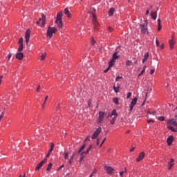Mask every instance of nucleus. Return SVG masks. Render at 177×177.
<instances>
[{"label": "nucleus", "mask_w": 177, "mask_h": 177, "mask_svg": "<svg viewBox=\"0 0 177 177\" xmlns=\"http://www.w3.org/2000/svg\"><path fill=\"white\" fill-rule=\"evenodd\" d=\"M90 13L93 17L92 19V23L94 26V29L95 31H97L99 30V24L97 23V21L96 20V9L91 8L90 10Z\"/></svg>", "instance_id": "obj_1"}, {"label": "nucleus", "mask_w": 177, "mask_h": 177, "mask_svg": "<svg viewBox=\"0 0 177 177\" xmlns=\"http://www.w3.org/2000/svg\"><path fill=\"white\" fill-rule=\"evenodd\" d=\"M109 117H111L112 120L110 121V122L112 125H114V124H115V120H117V117H118V113H117V110L113 109L112 111L111 115L110 114L108 115V118Z\"/></svg>", "instance_id": "obj_2"}, {"label": "nucleus", "mask_w": 177, "mask_h": 177, "mask_svg": "<svg viewBox=\"0 0 177 177\" xmlns=\"http://www.w3.org/2000/svg\"><path fill=\"white\" fill-rule=\"evenodd\" d=\"M62 17H63V12H58L57 15L55 23L58 26L59 28H62L63 27V24H62Z\"/></svg>", "instance_id": "obj_3"}, {"label": "nucleus", "mask_w": 177, "mask_h": 177, "mask_svg": "<svg viewBox=\"0 0 177 177\" xmlns=\"http://www.w3.org/2000/svg\"><path fill=\"white\" fill-rule=\"evenodd\" d=\"M140 29L142 34H149V31L147 30V20H145L144 24H140Z\"/></svg>", "instance_id": "obj_4"}, {"label": "nucleus", "mask_w": 177, "mask_h": 177, "mask_svg": "<svg viewBox=\"0 0 177 177\" xmlns=\"http://www.w3.org/2000/svg\"><path fill=\"white\" fill-rule=\"evenodd\" d=\"M57 32V29L56 28L49 26L47 30V37H48V38H52L53 34H55Z\"/></svg>", "instance_id": "obj_5"}, {"label": "nucleus", "mask_w": 177, "mask_h": 177, "mask_svg": "<svg viewBox=\"0 0 177 177\" xmlns=\"http://www.w3.org/2000/svg\"><path fill=\"white\" fill-rule=\"evenodd\" d=\"M117 55H118V52H115V53H113L112 59H111L109 62L110 67H113L114 64L115 63V60H117L120 58V56Z\"/></svg>", "instance_id": "obj_6"}, {"label": "nucleus", "mask_w": 177, "mask_h": 177, "mask_svg": "<svg viewBox=\"0 0 177 177\" xmlns=\"http://www.w3.org/2000/svg\"><path fill=\"white\" fill-rule=\"evenodd\" d=\"M138 102V97H135L133 100L131 102L130 106L129 111L131 113L132 110H133V107L136 105V103Z\"/></svg>", "instance_id": "obj_7"}, {"label": "nucleus", "mask_w": 177, "mask_h": 177, "mask_svg": "<svg viewBox=\"0 0 177 177\" xmlns=\"http://www.w3.org/2000/svg\"><path fill=\"white\" fill-rule=\"evenodd\" d=\"M46 22V17H45V15L41 14V17L39 18V21H37V24H39L41 23V27H44L45 26V23Z\"/></svg>", "instance_id": "obj_8"}, {"label": "nucleus", "mask_w": 177, "mask_h": 177, "mask_svg": "<svg viewBox=\"0 0 177 177\" xmlns=\"http://www.w3.org/2000/svg\"><path fill=\"white\" fill-rule=\"evenodd\" d=\"M100 132H102V127H99L96 131L93 133L92 139H96L97 136H99Z\"/></svg>", "instance_id": "obj_9"}, {"label": "nucleus", "mask_w": 177, "mask_h": 177, "mask_svg": "<svg viewBox=\"0 0 177 177\" xmlns=\"http://www.w3.org/2000/svg\"><path fill=\"white\" fill-rule=\"evenodd\" d=\"M104 169L106 171V174H108V175H111L113 172H114V169L110 166H105Z\"/></svg>", "instance_id": "obj_10"}, {"label": "nucleus", "mask_w": 177, "mask_h": 177, "mask_svg": "<svg viewBox=\"0 0 177 177\" xmlns=\"http://www.w3.org/2000/svg\"><path fill=\"white\" fill-rule=\"evenodd\" d=\"M30 35H31V31L30 30H27L25 33V39L26 44H28V41H30Z\"/></svg>", "instance_id": "obj_11"}, {"label": "nucleus", "mask_w": 177, "mask_h": 177, "mask_svg": "<svg viewBox=\"0 0 177 177\" xmlns=\"http://www.w3.org/2000/svg\"><path fill=\"white\" fill-rule=\"evenodd\" d=\"M47 161H48V160L46 158H45L40 163H39L36 167V171H39V169H41V167H42V165H44V164H45V162H46Z\"/></svg>", "instance_id": "obj_12"}, {"label": "nucleus", "mask_w": 177, "mask_h": 177, "mask_svg": "<svg viewBox=\"0 0 177 177\" xmlns=\"http://www.w3.org/2000/svg\"><path fill=\"white\" fill-rule=\"evenodd\" d=\"M103 118H104V112L100 111L98 118L99 124H101V122L103 121Z\"/></svg>", "instance_id": "obj_13"}, {"label": "nucleus", "mask_w": 177, "mask_h": 177, "mask_svg": "<svg viewBox=\"0 0 177 177\" xmlns=\"http://www.w3.org/2000/svg\"><path fill=\"white\" fill-rule=\"evenodd\" d=\"M169 169H171L172 167L175 165V160L174 159H171L169 162L167 163Z\"/></svg>", "instance_id": "obj_14"}, {"label": "nucleus", "mask_w": 177, "mask_h": 177, "mask_svg": "<svg viewBox=\"0 0 177 177\" xmlns=\"http://www.w3.org/2000/svg\"><path fill=\"white\" fill-rule=\"evenodd\" d=\"M53 149H55V144H53V143L52 142V143H51V146H50V149L48 150V153H47V155H46V156L47 158L50 157V152H51V151H53Z\"/></svg>", "instance_id": "obj_15"}, {"label": "nucleus", "mask_w": 177, "mask_h": 177, "mask_svg": "<svg viewBox=\"0 0 177 177\" xmlns=\"http://www.w3.org/2000/svg\"><path fill=\"white\" fill-rule=\"evenodd\" d=\"M172 142H174V136H169L167 138V145H168V146H171L172 145Z\"/></svg>", "instance_id": "obj_16"}, {"label": "nucleus", "mask_w": 177, "mask_h": 177, "mask_svg": "<svg viewBox=\"0 0 177 177\" xmlns=\"http://www.w3.org/2000/svg\"><path fill=\"white\" fill-rule=\"evenodd\" d=\"M24 57L23 53H18L16 54V59L18 60H21Z\"/></svg>", "instance_id": "obj_17"}, {"label": "nucleus", "mask_w": 177, "mask_h": 177, "mask_svg": "<svg viewBox=\"0 0 177 177\" xmlns=\"http://www.w3.org/2000/svg\"><path fill=\"white\" fill-rule=\"evenodd\" d=\"M168 125H174V127H177V123H176V121H175V119L169 120Z\"/></svg>", "instance_id": "obj_18"}, {"label": "nucleus", "mask_w": 177, "mask_h": 177, "mask_svg": "<svg viewBox=\"0 0 177 177\" xmlns=\"http://www.w3.org/2000/svg\"><path fill=\"white\" fill-rule=\"evenodd\" d=\"M145 158V152H141L139 155V156L137 158V161H142Z\"/></svg>", "instance_id": "obj_19"}, {"label": "nucleus", "mask_w": 177, "mask_h": 177, "mask_svg": "<svg viewBox=\"0 0 177 177\" xmlns=\"http://www.w3.org/2000/svg\"><path fill=\"white\" fill-rule=\"evenodd\" d=\"M151 17L153 20H156V19H157V12L156 11H151Z\"/></svg>", "instance_id": "obj_20"}, {"label": "nucleus", "mask_w": 177, "mask_h": 177, "mask_svg": "<svg viewBox=\"0 0 177 177\" xmlns=\"http://www.w3.org/2000/svg\"><path fill=\"white\" fill-rule=\"evenodd\" d=\"M64 13L68 16V19H71V13H70L68 8H65Z\"/></svg>", "instance_id": "obj_21"}, {"label": "nucleus", "mask_w": 177, "mask_h": 177, "mask_svg": "<svg viewBox=\"0 0 177 177\" xmlns=\"http://www.w3.org/2000/svg\"><path fill=\"white\" fill-rule=\"evenodd\" d=\"M120 84H118L117 86H113V91L115 92V93H118L120 92Z\"/></svg>", "instance_id": "obj_22"}, {"label": "nucleus", "mask_w": 177, "mask_h": 177, "mask_svg": "<svg viewBox=\"0 0 177 177\" xmlns=\"http://www.w3.org/2000/svg\"><path fill=\"white\" fill-rule=\"evenodd\" d=\"M114 10H115L114 8H111L108 11L109 16L110 17L113 16V15H114Z\"/></svg>", "instance_id": "obj_23"}, {"label": "nucleus", "mask_w": 177, "mask_h": 177, "mask_svg": "<svg viewBox=\"0 0 177 177\" xmlns=\"http://www.w3.org/2000/svg\"><path fill=\"white\" fill-rule=\"evenodd\" d=\"M169 46H170V49H174V46L175 45V42L174 41V39H170L169 41Z\"/></svg>", "instance_id": "obj_24"}, {"label": "nucleus", "mask_w": 177, "mask_h": 177, "mask_svg": "<svg viewBox=\"0 0 177 177\" xmlns=\"http://www.w3.org/2000/svg\"><path fill=\"white\" fill-rule=\"evenodd\" d=\"M147 59H149V53H146L144 55V58L142 59V63H145V62H147Z\"/></svg>", "instance_id": "obj_25"}, {"label": "nucleus", "mask_w": 177, "mask_h": 177, "mask_svg": "<svg viewBox=\"0 0 177 177\" xmlns=\"http://www.w3.org/2000/svg\"><path fill=\"white\" fill-rule=\"evenodd\" d=\"M167 128L169 129H170V131H172V132H176L177 131L176 129H174V127H172V125H171V124H168Z\"/></svg>", "instance_id": "obj_26"}, {"label": "nucleus", "mask_w": 177, "mask_h": 177, "mask_svg": "<svg viewBox=\"0 0 177 177\" xmlns=\"http://www.w3.org/2000/svg\"><path fill=\"white\" fill-rule=\"evenodd\" d=\"M91 149H92V145H91L89 147V148L86 151H83L81 155L83 156V154H88L89 153V150H91Z\"/></svg>", "instance_id": "obj_27"}, {"label": "nucleus", "mask_w": 177, "mask_h": 177, "mask_svg": "<svg viewBox=\"0 0 177 177\" xmlns=\"http://www.w3.org/2000/svg\"><path fill=\"white\" fill-rule=\"evenodd\" d=\"M91 149H92V145H91L89 147V148L86 151H83L81 155L83 156V154H88L89 153V150H91Z\"/></svg>", "instance_id": "obj_28"}, {"label": "nucleus", "mask_w": 177, "mask_h": 177, "mask_svg": "<svg viewBox=\"0 0 177 177\" xmlns=\"http://www.w3.org/2000/svg\"><path fill=\"white\" fill-rule=\"evenodd\" d=\"M118 101H119V100L118 97L113 98V103H115V104H119L120 102Z\"/></svg>", "instance_id": "obj_29"}, {"label": "nucleus", "mask_w": 177, "mask_h": 177, "mask_svg": "<svg viewBox=\"0 0 177 177\" xmlns=\"http://www.w3.org/2000/svg\"><path fill=\"white\" fill-rule=\"evenodd\" d=\"M126 66L127 67H129V66H132V61L127 60V62H126Z\"/></svg>", "instance_id": "obj_30"}, {"label": "nucleus", "mask_w": 177, "mask_h": 177, "mask_svg": "<svg viewBox=\"0 0 177 177\" xmlns=\"http://www.w3.org/2000/svg\"><path fill=\"white\" fill-rule=\"evenodd\" d=\"M46 57V53H43L41 56L40 57V60H45V58Z\"/></svg>", "instance_id": "obj_31"}, {"label": "nucleus", "mask_w": 177, "mask_h": 177, "mask_svg": "<svg viewBox=\"0 0 177 177\" xmlns=\"http://www.w3.org/2000/svg\"><path fill=\"white\" fill-rule=\"evenodd\" d=\"M52 165H53L52 163H49L46 168V171H50V169H52Z\"/></svg>", "instance_id": "obj_32"}, {"label": "nucleus", "mask_w": 177, "mask_h": 177, "mask_svg": "<svg viewBox=\"0 0 177 177\" xmlns=\"http://www.w3.org/2000/svg\"><path fill=\"white\" fill-rule=\"evenodd\" d=\"M85 146H86V145L84 144V145L80 148V150H79V151H78L79 154H80V153H81V151H83L84 149H85Z\"/></svg>", "instance_id": "obj_33"}, {"label": "nucleus", "mask_w": 177, "mask_h": 177, "mask_svg": "<svg viewBox=\"0 0 177 177\" xmlns=\"http://www.w3.org/2000/svg\"><path fill=\"white\" fill-rule=\"evenodd\" d=\"M73 161H74V154L72 155V156L71 157V158H70L68 162H69L70 164H73Z\"/></svg>", "instance_id": "obj_34"}, {"label": "nucleus", "mask_w": 177, "mask_h": 177, "mask_svg": "<svg viewBox=\"0 0 177 177\" xmlns=\"http://www.w3.org/2000/svg\"><path fill=\"white\" fill-rule=\"evenodd\" d=\"M21 50H23V44H19L18 52H21Z\"/></svg>", "instance_id": "obj_35"}, {"label": "nucleus", "mask_w": 177, "mask_h": 177, "mask_svg": "<svg viewBox=\"0 0 177 177\" xmlns=\"http://www.w3.org/2000/svg\"><path fill=\"white\" fill-rule=\"evenodd\" d=\"M64 160H68V153L64 152Z\"/></svg>", "instance_id": "obj_36"}, {"label": "nucleus", "mask_w": 177, "mask_h": 177, "mask_svg": "<svg viewBox=\"0 0 177 177\" xmlns=\"http://www.w3.org/2000/svg\"><path fill=\"white\" fill-rule=\"evenodd\" d=\"M146 68H147V66H143V70L141 71L140 75H142V74H143L145 73V71H146Z\"/></svg>", "instance_id": "obj_37"}, {"label": "nucleus", "mask_w": 177, "mask_h": 177, "mask_svg": "<svg viewBox=\"0 0 177 177\" xmlns=\"http://www.w3.org/2000/svg\"><path fill=\"white\" fill-rule=\"evenodd\" d=\"M132 96V93L129 92L127 93V99H129Z\"/></svg>", "instance_id": "obj_38"}, {"label": "nucleus", "mask_w": 177, "mask_h": 177, "mask_svg": "<svg viewBox=\"0 0 177 177\" xmlns=\"http://www.w3.org/2000/svg\"><path fill=\"white\" fill-rule=\"evenodd\" d=\"M159 121H164L165 120V118L164 116H160L158 118Z\"/></svg>", "instance_id": "obj_39"}, {"label": "nucleus", "mask_w": 177, "mask_h": 177, "mask_svg": "<svg viewBox=\"0 0 177 177\" xmlns=\"http://www.w3.org/2000/svg\"><path fill=\"white\" fill-rule=\"evenodd\" d=\"M19 45H23V38H22V37H21V38L19 39Z\"/></svg>", "instance_id": "obj_40"}, {"label": "nucleus", "mask_w": 177, "mask_h": 177, "mask_svg": "<svg viewBox=\"0 0 177 177\" xmlns=\"http://www.w3.org/2000/svg\"><path fill=\"white\" fill-rule=\"evenodd\" d=\"M161 28V24H158V31H160Z\"/></svg>", "instance_id": "obj_41"}, {"label": "nucleus", "mask_w": 177, "mask_h": 177, "mask_svg": "<svg viewBox=\"0 0 177 177\" xmlns=\"http://www.w3.org/2000/svg\"><path fill=\"white\" fill-rule=\"evenodd\" d=\"M111 66H110V62H109V66L106 68V69H105L104 71V73H107L108 71H109V70H110V68H111Z\"/></svg>", "instance_id": "obj_42"}, {"label": "nucleus", "mask_w": 177, "mask_h": 177, "mask_svg": "<svg viewBox=\"0 0 177 177\" xmlns=\"http://www.w3.org/2000/svg\"><path fill=\"white\" fill-rule=\"evenodd\" d=\"M2 118H3V112H1L0 111V121L1 120H2Z\"/></svg>", "instance_id": "obj_43"}, {"label": "nucleus", "mask_w": 177, "mask_h": 177, "mask_svg": "<svg viewBox=\"0 0 177 177\" xmlns=\"http://www.w3.org/2000/svg\"><path fill=\"white\" fill-rule=\"evenodd\" d=\"M113 28H111V27H108V30L109 31V32H113Z\"/></svg>", "instance_id": "obj_44"}, {"label": "nucleus", "mask_w": 177, "mask_h": 177, "mask_svg": "<svg viewBox=\"0 0 177 177\" xmlns=\"http://www.w3.org/2000/svg\"><path fill=\"white\" fill-rule=\"evenodd\" d=\"M122 78V77L121 76H118L115 77V81H118L119 80H121Z\"/></svg>", "instance_id": "obj_45"}, {"label": "nucleus", "mask_w": 177, "mask_h": 177, "mask_svg": "<svg viewBox=\"0 0 177 177\" xmlns=\"http://www.w3.org/2000/svg\"><path fill=\"white\" fill-rule=\"evenodd\" d=\"M105 141H106V138H104V140H102L100 147H102V146H103V144L104 143Z\"/></svg>", "instance_id": "obj_46"}, {"label": "nucleus", "mask_w": 177, "mask_h": 177, "mask_svg": "<svg viewBox=\"0 0 177 177\" xmlns=\"http://www.w3.org/2000/svg\"><path fill=\"white\" fill-rule=\"evenodd\" d=\"M156 46H159V45H160V41H159L158 39H156Z\"/></svg>", "instance_id": "obj_47"}, {"label": "nucleus", "mask_w": 177, "mask_h": 177, "mask_svg": "<svg viewBox=\"0 0 177 177\" xmlns=\"http://www.w3.org/2000/svg\"><path fill=\"white\" fill-rule=\"evenodd\" d=\"M154 71H155L154 69H151V71H150L151 75H153L154 74Z\"/></svg>", "instance_id": "obj_48"}, {"label": "nucleus", "mask_w": 177, "mask_h": 177, "mask_svg": "<svg viewBox=\"0 0 177 177\" xmlns=\"http://www.w3.org/2000/svg\"><path fill=\"white\" fill-rule=\"evenodd\" d=\"M147 122H148V124H150V122H154V120H147Z\"/></svg>", "instance_id": "obj_49"}, {"label": "nucleus", "mask_w": 177, "mask_h": 177, "mask_svg": "<svg viewBox=\"0 0 177 177\" xmlns=\"http://www.w3.org/2000/svg\"><path fill=\"white\" fill-rule=\"evenodd\" d=\"M10 57H12V55L10 53H9L8 55V60H10Z\"/></svg>", "instance_id": "obj_50"}, {"label": "nucleus", "mask_w": 177, "mask_h": 177, "mask_svg": "<svg viewBox=\"0 0 177 177\" xmlns=\"http://www.w3.org/2000/svg\"><path fill=\"white\" fill-rule=\"evenodd\" d=\"M62 168H64V165H62L61 167H59L58 171H60Z\"/></svg>", "instance_id": "obj_51"}, {"label": "nucleus", "mask_w": 177, "mask_h": 177, "mask_svg": "<svg viewBox=\"0 0 177 177\" xmlns=\"http://www.w3.org/2000/svg\"><path fill=\"white\" fill-rule=\"evenodd\" d=\"M39 89H41V86H37V92H39Z\"/></svg>", "instance_id": "obj_52"}, {"label": "nucleus", "mask_w": 177, "mask_h": 177, "mask_svg": "<svg viewBox=\"0 0 177 177\" xmlns=\"http://www.w3.org/2000/svg\"><path fill=\"white\" fill-rule=\"evenodd\" d=\"M120 176L124 177V172H120Z\"/></svg>", "instance_id": "obj_53"}, {"label": "nucleus", "mask_w": 177, "mask_h": 177, "mask_svg": "<svg viewBox=\"0 0 177 177\" xmlns=\"http://www.w3.org/2000/svg\"><path fill=\"white\" fill-rule=\"evenodd\" d=\"M100 142V139L97 140V145L99 146V143Z\"/></svg>", "instance_id": "obj_54"}, {"label": "nucleus", "mask_w": 177, "mask_h": 177, "mask_svg": "<svg viewBox=\"0 0 177 177\" xmlns=\"http://www.w3.org/2000/svg\"><path fill=\"white\" fill-rule=\"evenodd\" d=\"M2 78H3V76L1 75L0 76V85H1V82H2Z\"/></svg>", "instance_id": "obj_55"}, {"label": "nucleus", "mask_w": 177, "mask_h": 177, "mask_svg": "<svg viewBox=\"0 0 177 177\" xmlns=\"http://www.w3.org/2000/svg\"><path fill=\"white\" fill-rule=\"evenodd\" d=\"M122 172H123V174H127V169L124 168V169Z\"/></svg>", "instance_id": "obj_56"}, {"label": "nucleus", "mask_w": 177, "mask_h": 177, "mask_svg": "<svg viewBox=\"0 0 177 177\" xmlns=\"http://www.w3.org/2000/svg\"><path fill=\"white\" fill-rule=\"evenodd\" d=\"M158 24H161V19H158Z\"/></svg>", "instance_id": "obj_57"}, {"label": "nucleus", "mask_w": 177, "mask_h": 177, "mask_svg": "<svg viewBox=\"0 0 177 177\" xmlns=\"http://www.w3.org/2000/svg\"><path fill=\"white\" fill-rule=\"evenodd\" d=\"M153 7L152 6H149V7H148V8H147V10H151V8H152Z\"/></svg>", "instance_id": "obj_58"}, {"label": "nucleus", "mask_w": 177, "mask_h": 177, "mask_svg": "<svg viewBox=\"0 0 177 177\" xmlns=\"http://www.w3.org/2000/svg\"><path fill=\"white\" fill-rule=\"evenodd\" d=\"M64 56H65V57H66V56H68V53L65 52V53H64Z\"/></svg>", "instance_id": "obj_59"}, {"label": "nucleus", "mask_w": 177, "mask_h": 177, "mask_svg": "<svg viewBox=\"0 0 177 177\" xmlns=\"http://www.w3.org/2000/svg\"><path fill=\"white\" fill-rule=\"evenodd\" d=\"M150 13V12H149V10H147V11H146V15H147H147H149Z\"/></svg>", "instance_id": "obj_60"}, {"label": "nucleus", "mask_w": 177, "mask_h": 177, "mask_svg": "<svg viewBox=\"0 0 177 177\" xmlns=\"http://www.w3.org/2000/svg\"><path fill=\"white\" fill-rule=\"evenodd\" d=\"M84 160V156H81V158H80V161H82Z\"/></svg>", "instance_id": "obj_61"}, {"label": "nucleus", "mask_w": 177, "mask_h": 177, "mask_svg": "<svg viewBox=\"0 0 177 177\" xmlns=\"http://www.w3.org/2000/svg\"><path fill=\"white\" fill-rule=\"evenodd\" d=\"M19 177H26V174H24L23 176L20 175Z\"/></svg>", "instance_id": "obj_62"}, {"label": "nucleus", "mask_w": 177, "mask_h": 177, "mask_svg": "<svg viewBox=\"0 0 177 177\" xmlns=\"http://www.w3.org/2000/svg\"><path fill=\"white\" fill-rule=\"evenodd\" d=\"M133 150H135V147H132V148L130 149V151H133Z\"/></svg>", "instance_id": "obj_63"}, {"label": "nucleus", "mask_w": 177, "mask_h": 177, "mask_svg": "<svg viewBox=\"0 0 177 177\" xmlns=\"http://www.w3.org/2000/svg\"><path fill=\"white\" fill-rule=\"evenodd\" d=\"M91 139V138H89V136L86 137V140H89Z\"/></svg>", "instance_id": "obj_64"}]
</instances>
